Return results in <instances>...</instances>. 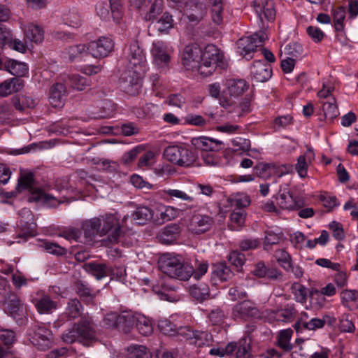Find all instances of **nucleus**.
Instances as JSON below:
<instances>
[{"mask_svg":"<svg viewBox=\"0 0 358 358\" xmlns=\"http://www.w3.org/2000/svg\"><path fill=\"white\" fill-rule=\"evenodd\" d=\"M192 144L196 148L205 152L217 151L220 149L222 142L219 140H215L205 136L193 138Z\"/></svg>","mask_w":358,"mask_h":358,"instance_id":"26","label":"nucleus"},{"mask_svg":"<svg viewBox=\"0 0 358 358\" xmlns=\"http://www.w3.org/2000/svg\"><path fill=\"white\" fill-rule=\"evenodd\" d=\"M178 333L197 347L209 345L212 341V336L208 331H194L189 327H180Z\"/></svg>","mask_w":358,"mask_h":358,"instance_id":"11","label":"nucleus"},{"mask_svg":"<svg viewBox=\"0 0 358 358\" xmlns=\"http://www.w3.org/2000/svg\"><path fill=\"white\" fill-rule=\"evenodd\" d=\"M42 247L49 253L56 255H64L66 253V249L64 248L48 241H44Z\"/></svg>","mask_w":358,"mask_h":358,"instance_id":"58","label":"nucleus"},{"mask_svg":"<svg viewBox=\"0 0 358 358\" xmlns=\"http://www.w3.org/2000/svg\"><path fill=\"white\" fill-rule=\"evenodd\" d=\"M162 12V1L155 0L151 3L148 10L144 15V19L147 21L153 22L158 19V16L161 15Z\"/></svg>","mask_w":358,"mask_h":358,"instance_id":"43","label":"nucleus"},{"mask_svg":"<svg viewBox=\"0 0 358 358\" xmlns=\"http://www.w3.org/2000/svg\"><path fill=\"white\" fill-rule=\"evenodd\" d=\"M100 218L101 221V236L106 235L110 231L111 241H116L121 236L124 229L128 228V226L126 224L128 217L126 215L121 220H120L117 214H108Z\"/></svg>","mask_w":358,"mask_h":358,"instance_id":"6","label":"nucleus"},{"mask_svg":"<svg viewBox=\"0 0 358 358\" xmlns=\"http://www.w3.org/2000/svg\"><path fill=\"white\" fill-rule=\"evenodd\" d=\"M208 318L213 325H220L222 324L226 318V315L222 310L220 308L213 309L208 315Z\"/></svg>","mask_w":358,"mask_h":358,"instance_id":"59","label":"nucleus"},{"mask_svg":"<svg viewBox=\"0 0 358 358\" xmlns=\"http://www.w3.org/2000/svg\"><path fill=\"white\" fill-rule=\"evenodd\" d=\"M158 328L159 331L165 335H179V334L178 333V328H176V325L169 320L164 319L159 320L158 322Z\"/></svg>","mask_w":358,"mask_h":358,"instance_id":"50","label":"nucleus"},{"mask_svg":"<svg viewBox=\"0 0 358 358\" xmlns=\"http://www.w3.org/2000/svg\"><path fill=\"white\" fill-rule=\"evenodd\" d=\"M189 294L199 301L206 300L209 297V287L206 284H198L189 287Z\"/></svg>","mask_w":358,"mask_h":358,"instance_id":"37","label":"nucleus"},{"mask_svg":"<svg viewBox=\"0 0 358 358\" xmlns=\"http://www.w3.org/2000/svg\"><path fill=\"white\" fill-rule=\"evenodd\" d=\"M95 337L94 324L90 320L82 319L75 323L71 329H67L62 334V339L67 344L79 342L88 345L91 341L95 339Z\"/></svg>","mask_w":358,"mask_h":358,"instance_id":"3","label":"nucleus"},{"mask_svg":"<svg viewBox=\"0 0 358 358\" xmlns=\"http://www.w3.org/2000/svg\"><path fill=\"white\" fill-rule=\"evenodd\" d=\"M164 156L170 162L186 167L192 165L197 159L194 152L177 145L167 147L164 151Z\"/></svg>","mask_w":358,"mask_h":358,"instance_id":"5","label":"nucleus"},{"mask_svg":"<svg viewBox=\"0 0 358 358\" xmlns=\"http://www.w3.org/2000/svg\"><path fill=\"white\" fill-rule=\"evenodd\" d=\"M176 198L182 200H192L185 192L178 189H169L157 193V199L169 200Z\"/></svg>","mask_w":358,"mask_h":358,"instance_id":"36","label":"nucleus"},{"mask_svg":"<svg viewBox=\"0 0 358 358\" xmlns=\"http://www.w3.org/2000/svg\"><path fill=\"white\" fill-rule=\"evenodd\" d=\"M339 327L342 331L348 333H352L355 329L354 323L349 318L348 315H342L340 320Z\"/></svg>","mask_w":358,"mask_h":358,"instance_id":"62","label":"nucleus"},{"mask_svg":"<svg viewBox=\"0 0 358 358\" xmlns=\"http://www.w3.org/2000/svg\"><path fill=\"white\" fill-rule=\"evenodd\" d=\"M83 268L90 274L94 276L97 280H101L106 276H109L110 266L106 264H101L97 262H89L85 264Z\"/></svg>","mask_w":358,"mask_h":358,"instance_id":"29","label":"nucleus"},{"mask_svg":"<svg viewBox=\"0 0 358 358\" xmlns=\"http://www.w3.org/2000/svg\"><path fill=\"white\" fill-rule=\"evenodd\" d=\"M292 334L293 331L291 329L282 330L279 333L278 345L285 352L290 351L292 349V345L290 343Z\"/></svg>","mask_w":358,"mask_h":358,"instance_id":"42","label":"nucleus"},{"mask_svg":"<svg viewBox=\"0 0 358 358\" xmlns=\"http://www.w3.org/2000/svg\"><path fill=\"white\" fill-rule=\"evenodd\" d=\"M67 80L73 88L80 91L85 90L87 86L90 85L88 79L79 75L68 76L67 80H65V81Z\"/></svg>","mask_w":358,"mask_h":358,"instance_id":"48","label":"nucleus"},{"mask_svg":"<svg viewBox=\"0 0 358 358\" xmlns=\"http://www.w3.org/2000/svg\"><path fill=\"white\" fill-rule=\"evenodd\" d=\"M251 343L252 340L249 336H244L238 343H229L224 349L225 354L235 353L236 358H251Z\"/></svg>","mask_w":358,"mask_h":358,"instance_id":"15","label":"nucleus"},{"mask_svg":"<svg viewBox=\"0 0 358 358\" xmlns=\"http://www.w3.org/2000/svg\"><path fill=\"white\" fill-rule=\"evenodd\" d=\"M213 224L212 217L206 215L194 214L187 224L189 231L195 234H201L209 231Z\"/></svg>","mask_w":358,"mask_h":358,"instance_id":"16","label":"nucleus"},{"mask_svg":"<svg viewBox=\"0 0 358 358\" xmlns=\"http://www.w3.org/2000/svg\"><path fill=\"white\" fill-rule=\"evenodd\" d=\"M323 111L326 119L332 120L338 115L337 106L334 102H327L323 104Z\"/></svg>","mask_w":358,"mask_h":358,"instance_id":"60","label":"nucleus"},{"mask_svg":"<svg viewBox=\"0 0 358 358\" xmlns=\"http://www.w3.org/2000/svg\"><path fill=\"white\" fill-rule=\"evenodd\" d=\"M159 270L172 278L187 280L192 275L194 268L184 262L180 255H163L158 261Z\"/></svg>","mask_w":358,"mask_h":358,"instance_id":"2","label":"nucleus"},{"mask_svg":"<svg viewBox=\"0 0 358 358\" xmlns=\"http://www.w3.org/2000/svg\"><path fill=\"white\" fill-rule=\"evenodd\" d=\"M127 358H150L147 348L143 345L131 346L129 349Z\"/></svg>","mask_w":358,"mask_h":358,"instance_id":"53","label":"nucleus"},{"mask_svg":"<svg viewBox=\"0 0 358 358\" xmlns=\"http://www.w3.org/2000/svg\"><path fill=\"white\" fill-rule=\"evenodd\" d=\"M20 220L18 227L21 231L18 234V238L26 240L28 237L35 235L36 224L34 222V215L30 210L24 208L19 212Z\"/></svg>","mask_w":358,"mask_h":358,"instance_id":"12","label":"nucleus"},{"mask_svg":"<svg viewBox=\"0 0 358 358\" xmlns=\"http://www.w3.org/2000/svg\"><path fill=\"white\" fill-rule=\"evenodd\" d=\"M275 257L284 269H288L291 266L292 257L285 250H276L275 252Z\"/></svg>","mask_w":358,"mask_h":358,"instance_id":"54","label":"nucleus"},{"mask_svg":"<svg viewBox=\"0 0 358 358\" xmlns=\"http://www.w3.org/2000/svg\"><path fill=\"white\" fill-rule=\"evenodd\" d=\"M127 59L128 69L138 68L144 69L146 62L145 57L138 43L134 42L130 45Z\"/></svg>","mask_w":358,"mask_h":358,"instance_id":"20","label":"nucleus"},{"mask_svg":"<svg viewBox=\"0 0 358 358\" xmlns=\"http://www.w3.org/2000/svg\"><path fill=\"white\" fill-rule=\"evenodd\" d=\"M292 292L297 301L305 302L307 296L306 288L299 283H294L292 286Z\"/></svg>","mask_w":358,"mask_h":358,"instance_id":"57","label":"nucleus"},{"mask_svg":"<svg viewBox=\"0 0 358 358\" xmlns=\"http://www.w3.org/2000/svg\"><path fill=\"white\" fill-rule=\"evenodd\" d=\"M296 315V310L292 305H286L278 309L275 313V317L277 320L283 322H292Z\"/></svg>","mask_w":358,"mask_h":358,"instance_id":"33","label":"nucleus"},{"mask_svg":"<svg viewBox=\"0 0 358 358\" xmlns=\"http://www.w3.org/2000/svg\"><path fill=\"white\" fill-rule=\"evenodd\" d=\"M267 38L264 31H259L251 36L242 37L237 41L238 52L249 60L252 58L250 53L255 51L258 46L262 45Z\"/></svg>","mask_w":358,"mask_h":358,"instance_id":"9","label":"nucleus"},{"mask_svg":"<svg viewBox=\"0 0 358 358\" xmlns=\"http://www.w3.org/2000/svg\"><path fill=\"white\" fill-rule=\"evenodd\" d=\"M210 6L211 17L213 22L217 25L222 24L224 12L222 0H211Z\"/></svg>","mask_w":358,"mask_h":358,"instance_id":"39","label":"nucleus"},{"mask_svg":"<svg viewBox=\"0 0 358 358\" xmlns=\"http://www.w3.org/2000/svg\"><path fill=\"white\" fill-rule=\"evenodd\" d=\"M343 304L353 308L358 307V292L352 289H345L341 293Z\"/></svg>","mask_w":358,"mask_h":358,"instance_id":"45","label":"nucleus"},{"mask_svg":"<svg viewBox=\"0 0 358 358\" xmlns=\"http://www.w3.org/2000/svg\"><path fill=\"white\" fill-rule=\"evenodd\" d=\"M5 68L11 74L17 77L24 76L28 71L27 65L25 63L14 59L7 61L5 63Z\"/></svg>","mask_w":358,"mask_h":358,"instance_id":"35","label":"nucleus"},{"mask_svg":"<svg viewBox=\"0 0 358 358\" xmlns=\"http://www.w3.org/2000/svg\"><path fill=\"white\" fill-rule=\"evenodd\" d=\"M136 327L143 336H148L153 331L152 324L149 318L141 314H136Z\"/></svg>","mask_w":358,"mask_h":358,"instance_id":"32","label":"nucleus"},{"mask_svg":"<svg viewBox=\"0 0 358 358\" xmlns=\"http://www.w3.org/2000/svg\"><path fill=\"white\" fill-rule=\"evenodd\" d=\"M250 73L252 79L257 82L264 83L271 77L272 69L270 64L259 60L254 62Z\"/></svg>","mask_w":358,"mask_h":358,"instance_id":"21","label":"nucleus"},{"mask_svg":"<svg viewBox=\"0 0 358 358\" xmlns=\"http://www.w3.org/2000/svg\"><path fill=\"white\" fill-rule=\"evenodd\" d=\"M82 308V306L78 299H70L67 303L65 314L69 318L75 319L80 316Z\"/></svg>","mask_w":358,"mask_h":358,"instance_id":"44","label":"nucleus"},{"mask_svg":"<svg viewBox=\"0 0 358 358\" xmlns=\"http://www.w3.org/2000/svg\"><path fill=\"white\" fill-rule=\"evenodd\" d=\"M64 20L69 27H78L81 24V18L76 10L69 11L64 15Z\"/></svg>","mask_w":358,"mask_h":358,"instance_id":"56","label":"nucleus"},{"mask_svg":"<svg viewBox=\"0 0 358 358\" xmlns=\"http://www.w3.org/2000/svg\"><path fill=\"white\" fill-rule=\"evenodd\" d=\"M255 7L256 12L258 13L261 19L262 15L268 21L273 20L275 16V11L273 6V3L271 1H264L262 3L255 1Z\"/></svg>","mask_w":358,"mask_h":358,"instance_id":"30","label":"nucleus"},{"mask_svg":"<svg viewBox=\"0 0 358 358\" xmlns=\"http://www.w3.org/2000/svg\"><path fill=\"white\" fill-rule=\"evenodd\" d=\"M173 27L172 15L168 13H164L159 18L151 22L148 29L152 32L164 34Z\"/></svg>","mask_w":358,"mask_h":358,"instance_id":"27","label":"nucleus"},{"mask_svg":"<svg viewBox=\"0 0 358 358\" xmlns=\"http://www.w3.org/2000/svg\"><path fill=\"white\" fill-rule=\"evenodd\" d=\"M329 229L332 231L333 236L338 241L345 238V233L341 223L333 221L329 224Z\"/></svg>","mask_w":358,"mask_h":358,"instance_id":"61","label":"nucleus"},{"mask_svg":"<svg viewBox=\"0 0 358 358\" xmlns=\"http://www.w3.org/2000/svg\"><path fill=\"white\" fill-rule=\"evenodd\" d=\"M248 204H243V203H236V206L233 210L231 214V220L233 223L237 224L240 227L244 224L245 220V213L243 208H246Z\"/></svg>","mask_w":358,"mask_h":358,"instance_id":"41","label":"nucleus"},{"mask_svg":"<svg viewBox=\"0 0 358 358\" xmlns=\"http://www.w3.org/2000/svg\"><path fill=\"white\" fill-rule=\"evenodd\" d=\"M227 90L222 92L220 104L224 108L232 106L234 99L242 95L248 89V84L243 79H231L227 82Z\"/></svg>","mask_w":358,"mask_h":358,"instance_id":"7","label":"nucleus"},{"mask_svg":"<svg viewBox=\"0 0 358 358\" xmlns=\"http://www.w3.org/2000/svg\"><path fill=\"white\" fill-rule=\"evenodd\" d=\"M233 275L234 273L225 263H218L212 267L210 280L213 284L217 285L230 280Z\"/></svg>","mask_w":358,"mask_h":358,"instance_id":"24","label":"nucleus"},{"mask_svg":"<svg viewBox=\"0 0 358 358\" xmlns=\"http://www.w3.org/2000/svg\"><path fill=\"white\" fill-rule=\"evenodd\" d=\"M282 239V234L274 233L272 231H266L264 237V248L268 250L271 245L278 244Z\"/></svg>","mask_w":358,"mask_h":358,"instance_id":"55","label":"nucleus"},{"mask_svg":"<svg viewBox=\"0 0 358 358\" xmlns=\"http://www.w3.org/2000/svg\"><path fill=\"white\" fill-rule=\"evenodd\" d=\"M255 175L262 179L267 180L272 176L282 177L285 171L280 170V167L275 164L259 163L254 168Z\"/></svg>","mask_w":358,"mask_h":358,"instance_id":"23","label":"nucleus"},{"mask_svg":"<svg viewBox=\"0 0 358 358\" xmlns=\"http://www.w3.org/2000/svg\"><path fill=\"white\" fill-rule=\"evenodd\" d=\"M114 43L108 37H100L98 40L90 42L87 51L95 58L107 57L113 50Z\"/></svg>","mask_w":358,"mask_h":358,"instance_id":"13","label":"nucleus"},{"mask_svg":"<svg viewBox=\"0 0 358 358\" xmlns=\"http://www.w3.org/2000/svg\"><path fill=\"white\" fill-rule=\"evenodd\" d=\"M229 262L236 267L242 266L245 262V255L238 251L234 250L232 251L229 256Z\"/></svg>","mask_w":358,"mask_h":358,"instance_id":"63","label":"nucleus"},{"mask_svg":"<svg viewBox=\"0 0 358 358\" xmlns=\"http://www.w3.org/2000/svg\"><path fill=\"white\" fill-rule=\"evenodd\" d=\"M327 322L331 324L335 322V319H331L329 316H325L323 319L312 318L309 322H303L302 325L306 329L315 330L323 327Z\"/></svg>","mask_w":358,"mask_h":358,"instance_id":"46","label":"nucleus"},{"mask_svg":"<svg viewBox=\"0 0 358 358\" xmlns=\"http://www.w3.org/2000/svg\"><path fill=\"white\" fill-rule=\"evenodd\" d=\"M202 51L196 44L187 45L182 54V63L187 70L197 69L199 72Z\"/></svg>","mask_w":358,"mask_h":358,"instance_id":"14","label":"nucleus"},{"mask_svg":"<svg viewBox=\"0 0 358 358\" xmlns=\"http://www.w3.org/2000/svg\"><path fill=\"white\" fill-rule=\"evenodd\" d=\"M159 211L160 212L162 222H159L158 220H154L157 224H161L164 222L174 219L180 214V210L172 206H167L164 209L161 208Z\"/></svg>","mask_w":358,"mask_h":358,"instance_id":"47","label":"nucleus"},{"mask_svg":"<svg viewBox=\"0 0 358 358\" xmlns=\"http://www.w3.org/2000/svg\"><path fill=\"white\" fill-rule=\"evenodd\" d=\"M145 69L130 68L125 69L120 76V82L122 89L129 95L138 94L140 88V78Z\"/></svg>","mask_w":358,"mask_h":358,"instance_id":"8","label":"nucleus"},{"mask_svg":"<svg viewBox=\"0 0 358 358\" xmlns=\"http://www.w3.org/2000/svg\"><path fill=\"white\" fill-rule=\"evenodd\" d=\"M152 210L145 206L138 208L133 213V220L136 221L138 224H143L146 221L153 218Z\"/></svg>","mask_w":358,"mask_h":358,"instance_id":"40","label":"nucleus"},{"mask_svg":"<svg viewBox=\"0 0 358 358\" xmlns=\"http://www.w3.org/2000/svg\"><path fill=\"white\" fill-rule=\"evenodd\" d=\"M115 109V105L110 100L104 99L92 107L89 112L92 118H109L113 116Z\"/></svg>","mask_w":358,"mask_h":358,"instance_id":"22","label":"nucleus"},{"mask_svg":"<svg viewBox=\"0 0 358 358\" xmlns=\"http://www.w3.org/2000/svg\"><path fill=\"white\" fill-rule=\"evenodd\" d=\"M226 66L222 52L213 44L206 45L201 54L199 73L203 76H209L217 67L224 69Z\"/></svg>","mask_w":358,"mask_h":358,"instance_id":"4","label":"nucleus"},{"mask_svg":"<svg viewBox=\"0 0 358 358\" xmlns=\"http://www.w3.org/2000/svg\"><path fill=\"white\" fill-rule=\"evenodd\" d=\"M101 218L94 217L87 221L84 224V229L87 235L99 234L101 236Z\"/></svg>","mask_w":358,"mask_h":358,"instance_id":"51","label":"nucleus"},{"mask_svg":"<svg viewBox=\"0 0 358 358\" xmlns=\"http://www.w3.org/2000/svg\"><path fill=\"white\" fill-rule=\"evenodd\" d=\"M24 34L27 39L36 43H41L43 39V31L33 24L25 27Z\"/></svg>","mask_w":358,"mask_h":358,"instance_id":"38","label":"nucleus"},{"mask_svg":"<svg viewBox=\"0 0 358 358\" xmlns=\"http://www.w3.org/2000/svg\"><path fill=\"white\" fill-rule=\"evenodd\" d=\"M334 27L336 31H341L343 29V20L345 17V9L341 6L332 10Z\"/></svg>","mask_w":358,"mask_h":358,"instance_id":"52","label":"nucleus"},{"mask_svg":"<svg viewBox=\"0 0 358 358\" xmlns=\"http://www.w3.org/2000/svg\"><path fill=\"white\" fill-rule=\"evenodd\" d=\"M15 339V334L13 331L9 329L0 330V340L6 345H11Z\"/></svg>","mask_w":358,"mask_h":358,"instance_id":"64","label":"nucleus"},{"mask_svg":"<svg viewBox=\"0 0 358 358\" xmlns=\"http://www.w3.org/2000/svg\"><path fill=\"white\" fill-rule=\"evenodd\" d=\"M66 92V87L62 83H56L52 86L50 90L49 101L52 107L63 106Z\"/></svg>","mask_w":358,"mask_h":358,"instance_id":"28","label":"nucleus"},{"mask_svg":"<svg viewBox=\"0 0 358 358\" xmlns=\"http://www.w3.org/2000/svg\"><path fill=\"white\" fill-rule=\"evenodd\" d=\"M30 342L41 350L50 348L52 341V331L43 324H36L28 331Z\"/></svg>","mask_w":358,"mask_h":358,"instance_id":"10","label":"nucleus"},{"mask_svg":"<svg viewBox=\"0 0 358 358\" xmlns=\"http://www.w3.org/2000/svg\"><path fill=\"white\" fill-rule=\"evenodd\" d=\"M232 315L235 318L247 320L259 316V311L254 302L245 300L234 306Z\"/></svg>","mask_w":358,"mask_h":358,"instance_id":"17","label":"nucleus"},{"mask_svg":"<svg viewBox=\"0 0 358 358\" xmlns=\"http://www.w3.org/2000/svg\"><path fill=\"white\" fill-rule=\"evenodd\" d=\"M136 314L124 312L119 315L117 329L125 334L129 333L136 323Z\"/></svg>","mask_w":358,"mask_h":358,"instance_id":"31","label":"nucleus"},{"mask_svg":"<svg viewBox=\"0 0 358 358\" xmlns=\"http://www.w3.org/2000/svg\"><path fill=\"white\" fill-rule=\"evenodd\" d=\"M182 232L180 224L172 223L162 228L157 234V239L162 244L169 245L176 242Z\"/></svg>","mask_w":358,"mask_h":358,"instance_id":"18","label":"nucleus"},{"mask_svg":"<svg viewBox=\"0 0 358 358\" xmlns=\"http://www.w3.org/2000/svg\"><path fill=\"white\" fill-rule=\"evenodd\" d=\"M22 87V81L19 78H12L0 84V96H6L12 92H17Z\"/></svg>","mask_w":358,"mask_h":358,"instance_id":"34","label":"nucleus"},{"mask_svg":"<svg viewBox=\"0 0 358 358\" xmlns=\"http://www.w3.org/2000/svg\"><path fill=\"white\" fill-rule=\"evenodd\" d=\"M151 55L153 63L159 68L167 66L171 59L166 46L160 41L153 43Z\"/></svg>","mask_w":358,"mask_h":358,"instance_id":"19","label":"nucleus"},{"mask_svg":"<svg viewBox=\"0 0 358 358\" xmlns=\"http://www.w3.org/2000/svg\"><path fill=\"white\" fill-rule=\"evenodd\" d=\"M33 303L40 314H51L57 308V303L46 294L35 298Z\"/></svg>","mask_w":358,"mask_h":358,"instance_id":"25","label":"nucleus"},{"mask_svg":"<svg viewBox=\"0 0 358 358\" xmlns=\"http://www.w3.org/2000/svg\"><path fill=\"white\" fill-rule=\"evenodd\" d=\"M28 190L30 199L32 201H48L55 199V197L44 187L37 185L35 175L31 171H20L15 189L13 191L4 193L6 199L16 197L22 192Z\"/></svg>","mask_w":358,"mask_h":358,"instance_id":"1","label":"nucleus"},{"mask_svg":"<svg viewBox=\"0 0 358 358\" xmlns=\"http://www.w3.org/2000/svg\"><path fill=\"white\" fill-rule=\"evenodd\" d=\"M7 308L12 315H19L22 310V303L15 294H10L8 296Z\"/></svg>","mask_w":358,"mask_h":358,"instance_id":"49","label":"nucleus"}]
</instances>
